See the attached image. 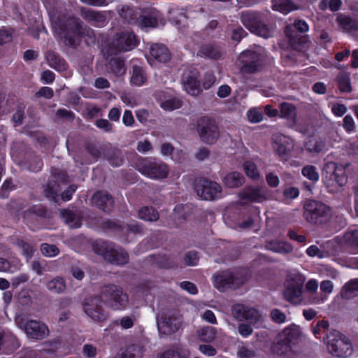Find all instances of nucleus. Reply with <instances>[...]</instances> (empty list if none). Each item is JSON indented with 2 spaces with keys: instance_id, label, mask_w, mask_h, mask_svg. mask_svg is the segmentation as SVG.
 <instances>
[{
  "instance_id": "f257e3e1",
  "label": "nucleus",
  "mask_w": 358,
  "mask_h": 358,
  "mask_svg": "<svg viewBox=\"0 0 358 358\" xmlns=\"http://www.w3.org/2000/svg\"><path fill=\"white\" fill-rule=\"evenodd\" d=\"M102 302L114 310H121L127 306L128 296L116 285H110L103 287L99 296L87 299L83 304L84 311L95 322H103L108 317L102 308Z\"/></svg>"
},
{
  "instance_id": "f03ea898",
  "label": "nucleus",
  "mask_w": 358,
  "mask_h": 358,
  "mask_svg": "<svg viewBox=\"0 0 358 358\" xmlns=\"http://www.w3.org/2000/svg\"><path fill=\"white\" fill-rule=\"evenodd\" d=\"M119 15L128 24L136 25L142 29L157 26V14L155 12L141 10L123 5L117 8Z\"/></svg>"
},
{
  "instance_id": "7ed1b4c3",
  "label": "nucleus",
  "mask_w": 358,
  "mask_h": 358,
  "mask_svg": "<svg viewBox=\"0 0 358 358\" xmlns=\"http://www.w3.org/2000/svg\"><path fill=\"white\" fill-rule=\"evenodd\" d=\"M52 29L55 34L69 46H76L81 36L85 37L82 31L81 22L78 18H71L68 20L66 24L52 21Z\"/></svg>"
},
{
  "instance_id": "20e7f679",
  "label": "nucleus",
  "mask_w": 358,
  "mask_h": 358,
  "mask_svg": "<svg viewBox=\"0 0 358 358\" xmlns=\"http://www.w3.org/2000/svg\"><path fill=\"white\" fill-rule=\"evenodd\" d=\"M347 181L344 166L332 162L326 163L323 170V182L328 192H339Z\"/></svg>"
},
{
  "instance_id": "39448f33",
  "label": "nucleus",
  "mask_w": 358,
  "mask_h": 358,
  "mask_svg": "<svg viewBox=\"0 0 358 358\" xmlns=\"http://www.w3.org/2000/svg\"><path fill=\"white\" fill-rule=\"evenodd\" d=\"M138 43L136 35L132 31H119L116 33L107 50H103V55H116L122 52H127L133 50Z\"/></svg>"
},
{
  "instance_id": "423d86ee",
  "label": "nucleus",
  "mask_w": 358,
  "mask_h": 358,
  "mask_svg": "<svg viewBox=\"0 0 358 358\" xmlns=\"http://www.w3.org/2000/svg\"><path fill=\"white\" fill-rule=\"evenodd\" d=\"M94 252L102 256L106 261L117 265L127 263L129 257L127 252L120 248H115L112 243L97 241L94 243Z\"/></svg>"
},
{
  "instance_id": "0eeeda50",
  "label": "nucleus",
  "mask_w": 358,
  "mask_h": 358,
  "mask_svg": "<svg viewBox=\"0 0 358 358\" xmlns=\"http://www.w3.org/2000/svg\"><path fill=\"white\" fill-rule=\"evenodd\" d=\"M327 350L338 357H348L352 353V345L349 339L338 331L330 332L327 336Z\"/></svg>"
},
{
  "instance_id": "6e6552de",
  "label": "nucleus",
  "mask_w": 358,
  "mask_h": 358,
  "mask_svg": "<svg viewBox=\"0 0 358 358\" xmlns=\"http://www.w3.org/2000/svg\"><path fill=\"white\" fill-rule=\"evenodd\" d=\"M136 169L143 175L152 179H162L167 177L168 166L156 159L139 158L135 164Z\"/></svg>"
},
{
  "instance_id": "1a4fd4ad",
  "label": "nucleus",
  "mask_w": 358,
  "mask_h": 358,
  "mask_svg": "<svg viewBox=\"0 0 358 358\" xmlns=\"http://www.w3.org/2000/svg\"><path fill=\"white\" fill-rule=\"evenodd\" d=\"M305 280V277L296 271L289 274L284 291V296L287 301L293 304H299L301 302L302 287Z\"/></svg>"
},
{
  "instance_id": "9d476101",
  "label": "nucleus",
  "mask_w": 358,
  "mask_h": 358,
  "mask_svg": "<svg viewBox=\"0 0 358 358\" xmlns=\"http://www.w3.org/2000/svg\"><path fill=\"white\" fill-rule=\"evenodd\" d=\"M241 22L248 30L259 36L267 38L273 35V29L264 23L262 16L257 13H243Z\"/></svg>"
},
{
  "instance_id": "9b49d317",
  "label": "nucleus",
  "mask_w": 358,
  "mask_h": 358,
  "mask_svg": "<svg viewBox=\"0 0 358 358\" xmlns=\"http://www.w3.org/2000/svg\"><path fill=\"white\" fill-rule=\"evenodd\" d=\"M263 53L264 49L260 46H256L254 50L243 51L238 57L241 71L244 73H253L257 71Z\"/></svg>"
},
{
  "instance_id": "f8f14e48",
  "label": "nucleus",
  "mask_w": 358,
  "mask_h": 358,
  "mask_svg": "<svg viewBox=\"0 0 358 358\" xmlns=\"http://www.w3.org/2000/svg\"><path fill=\"white\" fill-rule=\"evenodd\" d=\"M197 131L201 141L207 144H214L220 137L218 127L213 120L207 117L198 120Z\"/></svg>"
},
{
  "instance_id": "ddd939ff",
  "label": "nucleus",
  "mask_w": 358,
  "mask_h": 358,
  "mask_svg": "<svg viewBox=\"0 0 358 358\" xmlns=\"http://www.w3.org/2000/svg\"><path fill=\"white\" fill-rule=\"evenodd\" d=\"M15 322L17 327L24 329L28 337L34 339H42L49 332L48 327L42 322L36 320L25 322L21 315H17Z\"/></svg>"
},
{
  "instance_id": "4468645a",
  "label": "nucleus",
  "mask_w": 358,
  "mask_h": 358,
  "mask_svg": "<svg viewBox=\"0 0 358 358\" xmlns=\"http://www.w3.org/2000/svg\"><path fill=\"white\" fill-rule=\"evenodd\" d=\"M195 188L197 195L203 200H215L222 196V187L216 182L200 179Z\"/></svg>"
},
{
  "instance_id": "2eb2a0df",
  "label": "nucleus",
  "mask_w": 358,
  "mask_h": 358,
  "mask_svg": "<svg viewBox=\"0 0 358 358\" xmlns=\"http://www.w3.org/2000/svg\"><path fill=\"white\" fill-rule=\"evenodd\" d=\"M243 282L242 277H239L238 275H235L234 273L229 271H222L213 276V285L221 292L227 288H236Z\"/></svg>"
},
{
  "instance_id": "dca6fc26",
  "label": "nucleus",
  "mask_w": 358,
  "mask_h": 358,
  "mask_svg": "<svg viewBox=\"0 0 358 358\" xmlns=\"http://www.w3.org/2000/svg\"><path fill=\"white\" fill-rule=\"evenodd\" d=\"M329 211L327 205L317 201H308L304 205V217L311 223H317L319 219L327 216Z\"/></svg>"
},
{
  "instance_id": "f3484780",
  "label": "nucleus",
  "mask_w": 358,
  "mask_h": 358,
  "mask_svg": "<svg viewBox=\"0 0 358 358\" xmlns=\"http://www.w3.org/2000/svg\"><path fill=\"white\" fill-rule=\"evenodd\" d=\"M180 317L173 315L157 316V324L160 335H171L176 332L181 327Z\"/></svg>"
},
{
  "instance_id": "a211bd4d",
  "label": "nucleus",
  "mask_w": 358,
  "mask_h": 358,
  "mask_svg": "<svg viewBox=\"0 0 358 358\" xmlns=\"http://www.w3.org/2000/svg\"><path fill=\"white\" fill-rule=\"evenodd\" d=\"M199 76V72L194 69H189L182 73V84L183 89L191 96H198L202 91Z\"/></svg>"
},
{
  "instance_id": "6ab92c4d",
  "label": "nucleus",
  "mask_w": 358,
  "mask_h": 358,
  "mask_svg": "<svg viewBox=\"0 0 358 358\" xmlns=\"http://www.w3.org/2000/svg\"><path fill=\"white\" fill-rule=\"evenodd\" d=\"M231 312L236 320H246L251 324H255L261 317L256 309L240 303L234 304L231 308Z\"/></svg>"
},
{
  "instance_id": "aec40b11",
  "label": "nucleus",
  "mask_w": 358,
  "mask_h": 358,
  "mask_svg": "<svg viewBox=\"0 0 358 358\" xmlns=\"http://www.w3.org/2000/svg\"><path fill=\"white\" fill-rule=\"evenodd\" d=\"M111 13L110 10L96 11L85 8L80 10L82 17L97 27H104L108 23Z\"/></svg>"
},
{
  "instance_id": "412c9836",
  "label": "nucleus",
  "mask_w": 358,
  "mask_h": 358,
  "mask_svg": "<svg viewBox=\"0 0 358 358\" xmlns=\"http://www.w3.org/2000/svg\"><path fill=\"white\" fill-rule=\"evenodd\" d=\"M268 190L264 187H248L239 195L240 201L261 203L268 198Z\"/></svg>"
},
{
  "instance_id": "4be33fe9",
  "label": "nucleus",
  "mask_w": 358,
  "mask_h": 358,
  "mask_svg": "<svg viewBox=\"0 0 358 358\" xmlns=\"http://www.w3.org/2000/svg\"><path fill=\"white\" fill-rule=\"evenodd\" d=\"M273 148L280 156H284L294 148L293 139L283 134H276L273 137Z\"/></svg>"
},
{
  "instance_id": "5701e85b",
  "label": "nucleus",
  "mask_w": 358,
  "mask_h": 358,
  "mask_svg": "<svg viewBox=\"0 0 358 358\" xmlns=\"http://www.w3.org/2000/svg\"><path fill=\"white\" fill-rule=\"evenodd\" d=\"M171 20L176 24L180 25L187 18H196L201 15V13L192 8L180 9L178 7H172L169 10Z\"/></svg>"
},
{
  "instance_id": "b1692460",
  "label": "nucleus",
  "mask_w": 358,
  "mask_h": 358,
  "mask_svg": "<svg viewBox=\"0 0 358 358\" xmlns=\"http://www.w3.org/2000/svg\"><path fill=\"white\" fill-rule=\"evenodd\" d=\"M271 351L280 358H292L294 355L292 345L285 341H281L278 336L276 342L272 344Z\"/></svg>"
},
{
  "instance_id": "393cba45",
  "label": "nucleus",
  "mask_w": 358,
  "mask_h": 358,
  "mask_svg": "<svg viewBox=\"0 0 358 358\" xmlns=\"http://www.w3.org/2000/svg\"><path fill=\"white\" fill-rule=\"evenodd\" d=\"M92 202L99 208L106 212H110L113 206V199L106 192L103 191L95 193L92 198Z\"/></svg>"
},
{
  "instance_id": "a878e982",
  "label": "nucleus",
  "mask_w": 358,
  "mask_h": 358,
  "mask_svg": "<svg viewBox=\"0 0 358 358\" xmlns=\"http://www.w3.org/2000/svg\"><path fill=\"white\" fill-rule=\"evenodd\" d=\"M300 328L299 326L292 324L283 329L279 334L278 337L281 341H285L290 345H294L298 341L300 336Z\"/></svg>"
},
{
  "instance_id": "bb28decb",
  "label": "nucleus",
  "mask_w": 358,
  "mask_h": 358,
  "mask_svg": "<svg viewBox=\"0 0 358 358\" xmlns=\"http://www.w3.org/2000/svg\"><path fill=\"white\" fill-rule=\"evenodd\" d=\"M55 180L50 181L47 186L45 187V196L55 201H57V197L59 196L62 187L59 182L62 180L64 182V176L63 174L55 176Z\"/></svg>"
},
{
  "instance_id": "cd10ccee",
  "label": "nucleus",
  "mask_w": 358,
  "mask_h": 358,
  "mask_svg": "<svg viewBox=\"0 0 358 358\" xmlns=\"http://www.w3.org/2000/svg\"><path fill=\"white\" fill-rule=\"evenodd\" d=\"M150 55L155 60L166 62L170 59V53L167 48L162 44H152L150 47Z\"/></svg>"
},
{
  "instance_id": "c85d7f7f",
  "label": "nucleus",
  "mask_w": 358,
  "mask_h": 358,
  "mask_svg": "<svg viewBox=\"0 0 358 358\" xmlns=\"http://www.w3.org/2000/svg\"><path fill=\"white\" fill-rule=\"evenodd\" d=\"M265 247L268 250L280 254H287L293 250V247L290 243L278 240L267 242Z\"/></svg>"
},
{
  "instance_id": "c756f323",
  "label": "nucleus",
  "mask_w": 358,
  "mask_h": 358,
  "mask_svg": "<svg viewBox=\"0 0 358 358\" xmlns=\"http://www.w3.org/2000/svg\"><path fill=\"white\" fill-rule=\"evenodd\" d=\"M147 81V76L143 69L139 66H133L130 82L132 85L140 87Z\"/></svg>"
},
{
  "instance_id": "7c9ffc66",
  "label": "nucleus",
  "mask_w": 358,
  "mask_h": 358,
  "mask_svg": "<svg viewBox=\"0 0 358 358\" xmlns=\"http://www.w3.org/2000/svg\"><path fill=\"white\" fill-rule=\"evenodd\" d=\"M280 117L287 119L296 124V111L294 105L289 103H282L280 106Z\"/></svg>"
},
{
  "instance_id": "2f4dec72",
  "label": "nucleus",
  "mask_w": 358,
  "mask_h": 358,
  "mask_svg": "<svg viewBox=\"0 0 358 358\" xmlns=\"http://www.w3.org/2000/svg\"><path fill=\"white\" fill-rule=\"evenodd\" d=\"M223 182L228 187H238L244 182V177L238 172H231L223 178Z\"/></svg>"
},
{
  "instance_id": "473e14b6",
  "label": "nucleus",
  "mask_w": 358,
  "mask_h": 358,
  "mask_svg": "<svg viewBox=\"0 0 358 358\" xmlns=\"http://www.w3.org/2000/svg\"><path fill=\"white\" fill-rule=\"evenodd\" d=\"M273 9L283 14H287L292 10H296L297 6L290 0H273Z\"/></svg>"
},
{
  "instance_id": "72a5a7b5",
  "label": "nucleus",
  "mask_w": 358,
  "mask_h": 358,
  "mask_svg": "<svg viewBox=\"0 0 358 358\" xmlns=\"http://www.w3.org/2000/svg\"><path fill=\"white\" fill-rule=\"evenodd\" d=\"M196 54L198 56L210 59H218L221 56V52L220 50L217 48L210 45L199 47Z\"/></svg>"
},
{
  "instance_id": "f704fd0d",
  "label": "nucleus",
  "mask_w": 358,
  "mask_h": 358,
  "mask_svg": "<svg viewBox=\"0 0 358 358\" xmlns=\"http://www.w3.org/2000/svg\"><path fill=\"white\" fill-rule=\"evenodd\" d=\"M46 59L50 66L57 71H63L66 67V62L54 52H48Z\"/></svg>"
},
{
  "instance_id": "c9c22d12",
  "label": "nucleus",
  "mask_w": 358,
  "mask_h": 358,
  "mask_svg": "<svg viewBox=\"0 0 358 358\" xmlns=\"http://www.w3.org/2000/svg\"><path fill=\"white\" fill-rule=\"evenodd\" d=\"M60 215L69 227L78 228L81 226V220L71 210L63 209L60 211Z\"/></svg>"
},
{
  "instance_id": "e433bc0d",
  "label": "nucleus",
  "mask_w": 358,
  "mask_h": 358,
  "mask_svg": "<svg viewBox=\"0 0 358 358\" xmlns=\"http://www.w3.org/2000/svg\"><path fill=\"white\" fill-rule=\"evenodd\" d=\"M334 285L331 280H324L320 283V289L324 294L320 297L314 298L312 303L320 304L322 303L327 300V294H331L333 292Z\"/></svg>"
},
{
  "instance_id": "4c0bfd02",
  "label": "nucleus",
  "mask_w": 358,
  "mask_h": 358,
  "mask_svg": "<svg viewBox=\"0 0 358 358\" xmlns=\"http://www.w3.org/2000/svg\"><path fill=\"white\" fill-rule=\"evenodd\" d=\"M47 288L49 291L55 293H62L66 289L64 280L60 277H56L47 283Z\"/></svg>"
},
{
  "instance_id": "58836bf2",
  "label": "nucleus",
  "mask_w": 358,
  "mask_h": 358,
  "mask_svg": "<svg viewBox=\"0 0 358 358\" xmlns=\"http://www.w3.org/2000/svg\"><path fill=\"white\" fill-rule=\"evenodd\" d=\"M358 292V279L351 280L347 282L341 290L343 298L349 299Z\"/></svg>"
},
{
  "instance_id": "ea45409f",
  "label": "nucleus",
  "mask_w": 358,
  "mask_h": 358,
  "mask_svg": "<svg viewBox=\"0 0 358 358\" xmlns=\"http://www.w3.org/2000/svg\"><path fill=\"white\" fill-rule=\"evenodd\" d=\"M331 251L326 249L319 248L315 245H312L306 249V254L310 257L323 259L330 255Z\"/></svg>"
},
{
  "instance_id": "a19ab883",
  "label": "nucleus",
  "mask_w": 358,
  "mask_h": 358,
  "mask_svg": "<svg viewBox=\"0 0 358 358\" xmlns=\"http://www.w3.org/2000/svg\"><path fill=\"white\" fill-rule=\"evenodd\" d=\"M138 217L146 221H155L159 218V214L153 208L144 207L138 211Z\"/></svg>"
},
{
  "instance_id": "79ce46f5",
  "label": "nucleus",
  "mask_w": 358,
  "mask_h": 358,
  "mask_svg": "<svg viewBox=\"0 0 358 358\" xmlns=\"http://www.w3.org/2000/svg\"><path fill=\"white\" fill-rule=\"evenodd\" d=\"M142 356V349L138 346L133 345L127 348L124 352L115 358H141Z\"/></svg>"
},
{
  "instance_id": "37998d69",
  "label": "nucleus",
  "mask_w": 358,
  "mask_h": 358,
  "mask_svg": "<svg viewBox=\"0 0 358 358\" xmlns=\"http://www.w3.org/2000/svg\"><path fill=\"white\" fill-rule=\"evenodd\" d=\"M161 107L166 110H173L182 106V101L176 97L160 101Z\"/></svg>"
},
{
  "instance_id": "c03bdc74",
  "label": "nucleus",
  "mask_w": 358,
  "mask_h": 358,
  "mask_svg": "<svg viewBox=\"0 0 358 358\" xmlns=\"http://www.w3.org/2000/svg\"><path fill=\"white\" fill-rule=\"evenodd\" d=\"M302 175L307 179L315 182L320 178L319 173L315 166L312 165H307L302 169Z\"/></svg>"
},
{
  "instance_id": "a18cd8bd",
  "label": "nucleus",
  "mask_w": 358,
  "mask_h": 358,
  "mask_svg": "<svg viewBox=\"0 0 358 358\" xmlns=\"http://www.w3.org/2000/svg\"><path fill=\"white\" fill-rule=\"evenodd\" d=\"M243 166L245 174L249 178L253 180H257L259 178V173L257 169L256 165L253 162L247 161L243 164Z\"/></svg>"
},
{
  "instance_id": "49530a36",
  "label": "nucleus",
  "mask_w": 358,
  "mask_h": 358,
  "mask_svg": "<svg viewBox=\"0 0 358 358\" xmlns=\"http://www.w3.org/2000/svg\"><path fill=\"white\" fill-rule=\"evenodd\" d=\"M339 89L342 92H348L351 91L350 75L347 73H341L338 77Z\"/></svg>"
},
{
  "instance_id": "de8ad7c7",
  "label": "nucleus",
  "mask_w": 358,
  "mask_h": 358,
  "mask_svg": "<svg viewBox=\"0 0 358 358\" xmlns=\"http://www.w3.org/2000/svg\"><path fill=\"white\" fill-rule=\"evenodd\" d=\"M110 66L112 72L116 76H121L124 74L126 69L124 63L120 59H113L110 60Z\"/></svg>"
},
{
  "instance_id": "09e8293b",
  "label": "nucleus",
  "mask_w": 358,
  "mask_h": 358,
  "mask_svg": "<svg viewBox=\"0 0 358 358\" xmlns=\"http://www.w3.org/2000/svg\"><path fill=\"white\" fill-rule=\"evenodd\" d=\"M15 245L22 250V255L24 256L27 260L32 257L34 250L30 244L22 240H18L15 242Z\"/></svg>"
},
{
  "instance_id": "8fccbe9b",
  "label": "nucleus",
  "mask_w": 358,
  "mask_h": 358,
  "mask_svg": "<svg viewBox=\"0 0 358 358\" xmlns=\"http://www.w3.org/2000/svg\"><path fill=\"white\" fill-rule=\"evenodd\" d=\"M305 147L311 152H320L324 149V143L312 138L306 143Z\"/></svg>"
},
{
  "instance_id": "3c124183",
  "label": "nucleus",
  "mask_w": 358,
  "mask_h": 358,
  "mask_svg": "<svg viewBox=\"0 0 358 358\" xmlns=\"http://www.w3.org/2000/svg\"><path fill=\"white\" fill-rule=\"evenodd\" d=\"M215 329L211 327L203 328L199 334L200 339L206 342H211L215 338Z\"/></svg>"
},
{
  "instance_id": "603ef678",
  "label": "nucleus",
  "mask_w": 358,
  "mask_h": 358,
  "mask_svg": "<svg viewBox=\"0 0 358 358\" xmlns=\"http://www.w3.org/2000/svg\"><path fill=\"white\" fill-rule=\"evenodd\" d=\"M248 120L252 123H258L263 120V113L260 108H253L247 113Z\"/></svg>"
},
{
  "instance_id": "864d4df0",
  "label": "nucleus",
  "mask_w": 358,
  "mask_h": 358,
  "mask_svg": "<svg viewBox=\"0 0 358 358\" xmlns=\"http://www.w3.org/2000/svg\"><path fill=\"white\" fill-rule=\"evenodd\" d=\"M344 238L348 245L358 246V227L348 231L344 236Z\"/></svg>"
},
{
  "instance_id": "5fc2aeb1",
  "label": "nucleus",
  "mask_w": 358,
  "mask_h": 358,
  "mask_svg": "<svg viewBox=\"0 0 358 358\" xmlns=\"http://www.w3.org/2000/svg\"><path fill=\"white\" fill-rule=\"evenodd\" d=\"M41 250L42 253L47 257H52L59 254V249L54 245L43 243L41 245Z\"/></svg>"
},
{
  "instance_id": "6e6d98bb",
  "label": "nucleus",
  "mask_w": 358,
  "mask_h": 358,
  "mask_svg": "<svg viewBox=\"0 0 358 358\" xmlns=\"http://www.w3.org/2000/svg\"><path fill=\"white\" fill-rule=\"evenodd\" d=\"M158 358H185L178 348H171L160 354Z\"/></svg>"
},
{
  "instance_id": "4d7b16f0",
  "label": "nucleus",
  "mask_w": 358,
  "mask_h": 358,
  "mask_svg": "<svg viewBox=\"0 0 358 358\" xmlns=\"http://www.w3.org/2000/svg\"><path fill=\"white\" fill-rule=\"evenodd\" d=\"M271 317L275 322L278 324H282L286 322L285 314L278 309H273L271 312Z\"/></svg>"
},
{
  "instance_id": "13d9d810",
  "label": "nucleus",
  "mask_w": 358,
  "mask_h": 358,
  "mask_svg": "<svg viewBox=\"0 0 358 358\" xmlns=\"http://www.w3.org/2000/svg\"><path fill=\"white\" fill-rule=\"evenodd\" d=\"M185 263L188 266H195L199 261V257L197 252L194 251H190L185 255Z\"/></svg>"
},
{
  "instance_id": "bf43d9fd",
  "label": "nucleus",
  "mask_w": 358,
  "mask_h": 358,
  "mask_svg": "<svg viewBox=\"0 0 358 358\" xmlns=\"http://www.w3.org/2000/svg\"><path fill=\"white\" fill-rule=\"evenodd\" d=\"M120 99L127 106L134 107L137 105L135 97L131 94L123 92L120 95Z\"/></svg>"
},
{
  "instance_id": "052dcab7",
  "label": "nucleus",
  "mask_w": 358,
  "mask_h": 358,
  "mask_svg": "<svg viewBox=\"0 0 358 358\" xmlns=\"http://www.w3.org/2000/svg\"><path fill=\"white\" fill-rule=\"evenodd\" d=\"M237 355L240 358H252L255 356L253 350L248 349L245 346H240L237 351Z\"/></svg>"
},
{
  "instance_id": "680f3d73",
  "label": "nucleus",
  "mask_w": 358,
  "mask_h": 358,
  "mask_svg": "<svg viewBox=\"0 0 358 358\" xmlns=\"http://www.w3.org/2000/svg\"><path fill=\"white\" fill-rule=\"evenodd\" d=\"M215 83V76L213 73H206L203 80V87L205 90L210 89Z\"/></svg>"
},
{
  "instance_id": "e2e57ef3",
  "label": "nucleus",
  "mask_w": 358,
  "mask_h": 358,
  "mask_svg": "<svg viewBox=\"0 0 358 358\" xmlns=\"http://www.w3.org/2000/svg\"><path fill=\"white\" fill-rule=\"evenodd\" d=\"M136 320L135 316H124L120 319V324L123 329H129L134 326Z\"/></svg>"
},
{
  "instance_id": "0e129e2a",
  "label": "nucleus",
  "mask_w": 358,
  "mask_h": 358,
  "mask_svg": "<svg viewBox=\"0 0 358 358\" xmlns=\"http://www.w3.org/2000/svg\"><path fill=\"white\" fill-rule=\"evenodd\" d=\"M238 331L241 336L246 338L252 334L253 329L250 324L241 323L238 327Z\"/></svg>"
},
{
  "instance_id": "69168bd1",
  "label": "nucleus",
  "mask_w": 358,
  "mask_h": 358,
  "mask_svg": "<svg viewBox=\"0 0 358 358\" xmlns=\"http://www.w3.org/2000/svg\"><path fill=\"white\" fill-rule=\"evenodd\" d=\"M13 35L10 30L0 29V45L10 42L12 40Z\"/></svg>"
},
{
  "instance_id": "338daca9",
  "label": "nucleus",
  "mask_w": 358,
  "mask_h": 358,
  "mask_svg": "<svg viewBox=\"0 0 358 358\" xmlns=\"http://www.w3.org/2000/svg\"><path fill=\"white\" fill-rule=\"evenodd\" d=\"M180 287L191 294H195L197 293V288L192 282L188 281L182 282L180 283Z\"/></svg>"
},
{
  "instance_id": "774afa93",
  "label": "nucleus",
  "mask_w": 358,
  "mask_h": 358,
  "mask_svg": "<svg viewBox=\"0 0 358 358\" xmlns=\"http://www.w3.org/2000/svg\"><path fill=\"white\" fill-rule=\"evenodd\" d=\"M95 124L98 128L103 129L105 131H111V129L113 128L112 124H110L106 119H99V120H96Z\"/></svg>"
}]
</instances>
